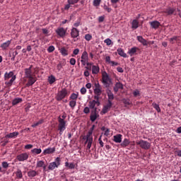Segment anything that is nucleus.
Returning a JSON list of instances; mask_svg holds the SVG:
<instances>
[{"instance_id": "obj_1", "label": "nucleus", "mask_w": 181, "mask_h": 181, "mask_svg": "<svg viewBox=\"0 0 181 181\" xmlns=\"http://www.w3.org/2000/svg\"><path fill=\"white\" fill-rule=\"evenodd\" d=\"M15 80H16V75H13V71L4 74V81L6 87H12Z\"/></svg>"}, {"instance_id": "obj_2", "label": "nucleus", "mask_w": 181, "mask_h": 181, "mask_svg": "<svg viewBox=\"0 0 181 181\" xmlns=\"http://www.w3.org/2000/svg\"><path fill=\"white\" fill-rule=\"evenodd\" d=\"M66 97H69V90H67L66 88H64L61 90L58 91L56 100L57 101H62V100H64Z\"/></svg>"}, {"instance_id": "obj_3", "label": "nucleus", "mask_w": 181, "mask_h": 181, "mask_svg": "<svg viewBox=\"0 0 181 181\" xmlns=\"http://www.w3.org/2000/svg\"><path fill=\"white\" fill-rule=\"evenodd\" d=\"M58 131H59V135H63V132L66 129V120L62 119V117H58Z\"/></svg>"}, {"instance_id": "obj_4", "label": "nucleus", "mask_w": 181, "mask_h": 181, "mask_svg": "<svg viewBox=\"0 0 181 181\" xmlns=\"http://www.w3.org/2000/svg\"><path fill=\"white\" fill-rule=\"evenodd\" d=\"M136 144L139 145L141 149H144L145 151H148V149L151 148V143L147 141L141 139L136 141Z\"/></svg>"}, {"instance_id": "obj_5", "label": "nucleus", "mask_w": 181, "mask_h": 181, "mask_svg": "<svg viewBox=\"0 0 181 181\" xmlns=\"http://www.w3.org/2000/svg\"><path fill=\"white\" fill-rule=\"evenodd\" d=\"M59 166H60V158L59 157H57L55 159V161L49 163V165L48 166V169H49V170H54V169L56 168H59Z\"/></svg>"}, {"instance_id": "obj_6", "label": "nucleus", "mask_w": 181, "mask_h": 181, "mask_svg": "<svg viewBox=\"0 0 181 181\" xmlns=\"http://www.w3.org/2000/svg\"><path fill=\"white\" fill-rule=\"evenodd\" d=\"M16 159L18 162H25V160L29 159V154L28 153H20L16 156Z\"/></svg>"}, {"instance_id": "obj_7", "label": "nucleus", "mask_w": 181, "mask_h": 181, "mask_svg": "<svg viewBox=\"0 0 181 181\" xmlns=\"http://www.w3.org/2000/svg\"><path fill=\"white\" fill-rule=\"evenodd\" d=\"M95 88L93 90L94 93L95 95H101V93H103V88L101 87V85H100V83L97 82L94 83Z\"/></svg>"}, {"instance_id": "obj_8", "label": "nucleus", "mask_w": 181, "mask_h": 181, "mask_svg": "<svg viewBox=\"0 0 181 181\" xmlns=\"http://www.w3.org/2000/svg\"><path fill=\"white\" fill-rule=\"evenodd\" d=\"M100 117V115L97 112V107H95L93 110L91 111L90 119L92 122H95V119Z\"/></svg>"}, {"instance_id": "obj_9", "label": "nucleus", "mask_w": 181, "mask_h": 181, "mask_svg": "<svg viewBox=\"0 0 181 181\" xmlns=\"http://www.w3.org/2000/svg\"><path fill=\"white\" fill-rule=\"evenodd\" d=\"M80 0H67V4L64 6V11H69L70 8H71V6L76 5V4H78Z\"/></svg>"}, {"instance_id": "obj_10", "label": "nucleus", "mask_w": 181, "mask_h": 181, "mask_svg": "<svg viewBox=\"0 0 181 181\" xmlns=\"http://www.w3.org/2000/svg\"><path fill=\"white\" fill-rule=\"evenodd\" d=\"M112 107V103H107L105 105L103 106L100 114H107L110 110Z\"/></svg>"}, {"instance_id": "obj_11", "label": "nucleus", "mask_w": 181, "mask_h": 181, "mask_svg": "<svg viewBox=\"0 0 181 181\" xmlns=\"http://www.w3.org/2000/svg\"><path fill=\"white\" fill-rule=\"evenodd\" d=\"M27 78H28V81L26 87H30V86H33L34 83H36L37 79L35 76H28Z\"/></svg>"}, {"instance_id": "obj_12", "label": "nucleus", "mask_w": 181, "mask_h": 181, "mask_svg": "<svg viewBox=\"0 0 181 181\" xmlns=\"http://www.w3.org/2000/svg\"><path fill=\"white\" fill-rule=\"evenodd\" d=\"M102 80L103 83L105 87H110V83H108V81H110V77L108 76V74H106L105 75H103Z\"/></svg>"}, {"instance_id": "obj_13", "label": "nucleus", "mask_w": 181, "mask_h": 181, "mask_svg": "<svg viewBox=\"0 0 181 181\" xmlns=\"http://www.w3.org/2000/svg\"><path fill=\"white\" fill-rule=\"evenodd\" d=\"M56 33L60 37H64L66 36V30L63 28H59L56 30Z\"/></svg>"}, {"instance_id": "obj_14", "label": "nucleus", "mask_w": 181, "mask_h": 181, "mask_svg": "<svg viewBox=\"0 0 181 181\" xmlns=\"http://www.w3.org/2000/svg\"><path fill=\"white\" fill-rule=\"evenodd\" d=\"M80 31L77 30L76 28H72L71 30V36L73 37V39H76V37H78Z\"/></svg>"}, {"instance_id": "obj_15", "label": "nucleus", "mask_w": 181, "mask_h": 181, "mask_svg": "<svg viewBox=\"0 0 181 181\" xmlns=\"http://www.w3.org/2000/svg\"><path fill=\"white\" fill-rule=\"evenodd\" d=\"M56 152V148H48L43 151V155H50L52 153H54Z\"/></svg>"}, {"instance_id": "obj_16", "label": "nucleus", "mask_w": 181, "mask_h": 181, "mask_svg": "<svg viewBox=\"0 0 181 181\" xmlns=\"http://www.w3.org/2000/svg\"><path fill=\"white\" fill-rule=\"evenodd\" d=\"M123 89H124V86L120 82L116 83L113 88L115 93H118V90H123Z\"/></svg>"}, {"instance_id": "obj_17", "label": "nucleus", "mask_w": 181, "mask_h": 181, "mask_svg": "<svg viewBox=\"0 0 181 181\" xmlns=\"http://www.w3.org/2000/svg\"><path fill=\"white\" fill-rule=\"evenodd\" d=\"M107 103L110 104H112V101L114 100V93L111 90H107Z\"/></svg>"}, {"instance_id": "obj_18", "label": "nucleus", "mask_w": 181, "mask_h": 181, "mask_svg": "<svg viewBox=\"0 0 181 181\" xmlns=\"http://www.w3.org/2000/svg\"><path fill=\"white\" fill-rule=\"evenodd\" d=\"M33 67V65H30L29 68H26L25 69V77H32L33 76V75H32V68Z\"/></svg>"}, {"instance_id": "obj_19", "label": "nucleus", "mask_w": 181, "mask_h": 181, "mask_svg": "<svg viewBox=\"0 0 181 181\" xmlns=\"http://www.w3.org/2000/svg\"><path fill=\"white\" fill-rule=\"evenodd\" d=\"M113 141L116 144H121L122 142V134H117L113 136Z\"/></svg>"}, {"instance_id": "obj_20", "label": "nucleus", "mask_w": 181, "mask_h": 181, "mask_svg": "<svg viewBox=\"0 0 181 181\" xmlns=\"http://www.w3.org/2000/svg\"><path fill=\"white\" fill-rule=\"evenodd\" d=\"M175 12H176V8L169 7L167 9H165V11H164V13H166L168 16H172L175 13Z\"/></svg>"}, {"instance_id": "obj_21", "label": "nucleus", "mask_w": 181, "mask_h": 181, "mask_svg": "<svg viewBox=\"0 0 181 181\" xmlns=\"http://www.w3.org/2000/svg\"><path fill=\"white\" fill-rule=\"evenodd\" d=\"M136 39L138 42L143 45V46H148V41H146L143 36H137Z\"/></svg>"}, {"instance_id": "obj_22", "label": "nucleus", "mask_w": 181, "mask_h": 181, "mask_svg": "<svg viewBox=\"0 0 181 181\" xmlns=\"http://www.w3.org/2000/svg\"><path fill=\"white\" fill-rule=\"evenodd\" d=\"M150 25L152 29H158L159 26H160V23L158 21H154L150 22Z\"/></svg>"}, {"instance_id": "obj_23", "label": "nucleus", "mask_w": 181, "mask_h": 181, "mask_svg": "<svg viewBox=\"0 0 181 181\" xmlns=\"http://www.w3.org/2000/svg\"><path fill=\"white\" fill-rule=\"evenodd\" d=\"M139 50V48L136 47H134L132 48H131L130 49H129L128 51V54H129V56H131V57H132V56H134V54H136V51Z\"/></svg>"}, {"instance_id": "obj_24", "label": "nucleus", "mask_w": 181, "mask_h": 181, "mask_svg": "<svg viewBox=\"0 0 181 181\" xmlns=\"http://www.w3.org/2000/svg\"><path fill=\"white\" fill-rule=\"evenodd\" d=\"M28 176L30 179H33V177L37 176V172L35 170H30L28 172Z\"/></svg>"}, {"instance_id": "obj_25", "label": "nucleus", "mask_w": 181, "mask_h": 181, "mask_svg": "<svg viewBox=\"0 0 181 181\" xmlns=\"http://www.w3.org/2000/svg\"><path fill=\"white\" fill-rule=\"evenodd\" d=\"M97 104L98 107L100 105V101H95V100H92L89 102V108L91 110H94L95 108V105Z\"/></svg>"}, {"instance_id": "obj_26", "label": "nucleus", "mask_w": 181, "mask_h": 181, "mask_svg": "<svg viewBox=\"0 0 181 181\" xmlns=\"http://www.w3.org/2000/svg\"><path fill=\"white\" fill-rule=\"evenodd\" d=\"M81 62H88V53L87 51H84L81 57Z\"/></svg>"}, {"instance_id": "obj_27", "label": "nucleus", "mask_w": 181, "mask_h": 181, "mask_svg": "<svg viewBox=\"0 0 181 181\" xmlns=\"http://www.w3.org/2000/svg\"><path fill=\"white\" fill-rule=\"evenodd\" d=\"M117 52L118 53V55L121 56V57H124V58L128 57V55H127V53L124 52V49H122V48H118L117 49Z\"/></svg>"}, {"instance_id": "obj_28", "label": "nucleus", "mask_w": 181, "mask_h": 181, "mask_svg": "<svg viewBox=\"0 0 181 181\" xmlns=\"http://www.w3.org/2000/svg\"><path fill=\"white\" fill-rule=\"evenodd\" d=\"M11 40H8L6 42H4L1 45L0 47H1L2 50H6L8 46H11Z\"/></svg>"}, {"instance_id": "obj_29", "label": "nucleus", "mask_w": 181, "mask_h": 181, "mask_svg": "<svg viewBox=\"0 0 181 181\" xmlns=\"http://www.w3.org/2000/svg\"><path fill=\"white\" fill-rule=\"evenodd\" d=\"M129 144V140L128 139H124L123 141L121 143L120 146H122V148H127V146H128Z\"/></svg>"}, {"instance_id": "obj_30", "label": "nucleus", "mask_w": 181, "mask_h": 181, "mask_svg": "<svg viewBox=\"0 0 181 181\" xmlns=\"http://www.w3.org/2000/svg\"><path fill=\"white\" fill-rule=\"evenodd\" d=\"M18 135H19V132H14L13 133H10L8 134H6L5 136V138H15V137L18 136Z\"/></svg>"}, {"instance_id": "obj_31", "label": "nucleus", "mask_w": 181, "mask_h": 181, "mask_svg": "<svg viewBox=\"0 0 181 181\" xmlns=\"http://www.w3.org/2000/svg\"><path fill=\"white\" fill-rule=\"evenodd\" d=\"M92 73L93 74H98L100 73V67L95 65L92 66Z\"/></svg>"}, {"instance_id": "obj_32", "label": "nucleus", "mask_w": 181, "mask_h": 181, "mask_svg": "<svg viewBox=\"0 0 181 181\" xmlns=\"http://www.w3.org/2000/svg\"><path fill=\"white\" fill-rule=\"evenodd\" d=\"M139 27V22H138L136 20H133L132 23V28L138 29Z\"/></svg>"}, {"instance_id": "obj_33", "label": "nucleus", "mask_w": 181, "mask_h": 181, "mask_svg": "<svg viewBox=\"0 0 181 181\" xmlns=\"http://www.w3.org/2000/svg\"><path fill=\"white\" fill-rule=\"evenodd\" d=\"M31 153L33 155H40V153H42V148H33L31 150Z\"/></svg>"}, {"instance_id": "obj_34", "label": "nucleus", "mask_w": 181, "mask_h": 181, "mask_svg": "<svg viewBox=\"0 0 181 181\" xmlns=\"http://www.w3.org/2000/svg\"><path fill=\"white\" fill-rule=\"evenodd\" d=\"M60 53L62 56H69V50H67V49H65L64 47H62L60 49Z\"/></svg>"}, {"instance_id": "obj_35", "label": "nucleus", "mask_w": 181, "mask_h": 181, "mask_svg": "<svg viewBox=\"0 0 181 181\" xmlns=\"http://www.w3.org/2000/svg\"><path fill=\"white\" fill-rule=\"evenodd\" d=\"M16 176L17 179H22L23 177V174H22V170L20 169H18L17 171L16 172Z\"/></svg>"}, {"instance_id": "obj_36", "label": "nucleus", "mask_w": 181, "mask_h": 181, "mask_svg": "<svg viewBox=\"0 0 181 181\" xmlns=\"http://www.w3.org/2000/svg\"><path fill=\"white\" fill-rule=\"evenodd\" d=\"M65 166L66 168H69V169H74V168H76V165H74V163L66 162Z\"/></svg>"}, {"instance_id": "obj_37", "label": "nucleus", "mask_w": 181, "mask_h": 181, "mask_svg": "<svg viewBox=\"0 0 181 181\" xmlns=\"http://www.w3.org/2000/svg\"><path fill=\"white\" fill-rule=\"evenodd\" d=\"M19 103H22V98H17L13 100L12 105H17V104H19Z\"/></svg>"}, {"instance_id": "obj_38", "label": "nucleus", "mask_w": 181, "mask_h": 181, "mask_svg": "<svg viewBox=\"0 0 181 181\" xmlns=\"http://www.w3.org/2000/svg\"><path fill=\"white\" fill-rule=\"evenodd\" d=\"M170 42L173 45L175 43H176V42H177V40H179V37L178 36H174L171 38L169 39Z\"/></svg>"}, {"instance_id": "obj_39", "label": "nucleus", "mask_w": 181, "mask_h": 181, "mask_svg": "<svg viewBox=\"0 0 181 181\" xmlns=\"http://www.w3.org/2000/svg\"><path fill=\"white\" fill-rule=\"evenodd\" d=\"M54 81H56V77H54V76L51 75L50 76L48 77V83L49 84H53Z\"/></svg>"}, {"instance_id": "obj_40", "label": "nucleus", "mask_w": 181, "mask_h": 181, "mask_svg": "<svg viewBox=\"0 0 181 181\" xmlns=\"http://www.w3.org/2000/svg\"><path fill=\"white\" fill-rule=\"evenodd\" d=\"M78 98V93H71V96L69 97V100H72L74 101H76Z\"/></svg>"}, {"instance_id": "obj_41", "label": "nucleus", "mask_w": 181, "mask_h": 181, "mask_svg": "<svg viewBox=\"0 0 181 181\" xmlns=\"http://www.w3.org/2000/svg\"><path fill=\"white\" fill-rule=\"evenodd\" d=\"M152 107H154L157 112H160V107H159V105H158L156 103H153Z\"/></svg>"}, {"instance_id": "obj_42", "label": "nucleus", "mask_w": 181, "mask_h": 181, "mask_svg": "<svg viewBox=\"0 0 181 181\" xmlns=\"http://www.w3.org/2000/svg\"><path fill=\"white\" fill-rule=\"evenodd\" d=\"M86 141H93V133L88 132L86 134Z\"/></svg>"}, {"instance_id": "obj_43", "label": "nucleus", "mask_w": 181, "mask_h": 181, "mask_svg": "<svg viewBox=\"0 0 181 181\" xmlns=\"http://www.w3.org/2000/svg\"><path fill=\"white\" fill-rule=\"evenodd\" d=\"M44 122L43 119H41L40 120H39L37 122L34 123L33 124H32V127L33 128H36V127H38V125H40L41 124H42Z\"/></svg>"}, {"instance_id": "obj_44", "label": "nucleus", "mask_w": 181, "mask_h": 181, "mask_svg": "<svg viewBox=\"0 0 181 181\" xmlns=\"http://www.w3.org/2000/svg\"><path fill=\"white\" fill-rule=\"evenodd\" d=\"M45 166V161L43 160H38L37 162L36 168H43Z\"/></svg>"}, {"instance_id": "obj_45", "label": "nucleus", "mask_w": 181, "mask_h": 181, "mask_svg": "<svg viewBox=\"0 0 181 181\" xmlns=\"http://www.w3.org/2000/svg\"><path fill=\"white\" fill-rule=\"evenodd\" d=\"M76 105H77V102L76 100H71L69 102V107H71L72 110L74 109V107H76Z\"/></svg>"}, {"instance_id": "obj_46", "label": "nucleus", "mask_w": 181, "mask_h": 181, "mask_svg": "<svg viewBox=\"0 0 181 181\" xmlns=\"http://www.w3.org/2000/svg\"><path fill=\"white\" fill-rule=\"evenodd\" d=\"M85 144H88L87 149H88L90 152V149H91V145H93V140L86 141Z\"/></svg>"}, {"instance_id": "obj_47", "label": "nucleus", "mask_w": 181, "mask_h": 181, "mask_svg": "<svg viewBox=\"0 0 181 181\" xmlns=\"http://www.w3.org/2000/svg\"><path fill=\"white\" fill-rule=\"evenodd\" d=\"M104 42L106 43L107 46H111L112 45V41L110 38L105 40Z\"/></svg>"}, {"instance_id": "obj_48", "label": "nucleus", "mask_w": 181, "mask_h": 181, "mask_svg": "<svg viewBox=\"0 0 181 181\" xmlns=\"http://www.w3.org/2000/svg\"><path fill=\"white\" fill-rule=\"evenodd\" d=\"M101 4V0H94L93 1V6H100Z\"/></svg>"}, {"instance_id": "obj_49", "label": "nucleus", "mask_w": 181, "mask_h": 181, "mask_svg": "<svg viewBox=\"0 0 181 181\" xmlns=\"http://www.w3.org/2000/svg\"><path fill=\"white\" fill-rule=\"evenodd\" d=\"M133 95L134 97H138V95H141V93L138 89H136L134 91H133Z\"/></svg>"}, {"instance_id": "obj_50", "label": "nucleus", "mask_w": 181, "mask_h": 181, "mask_svg": "<svg viewBox=\"0 0 181 181\" xmlns=\"http://www.w3.org/2000/svg\"><path fill=\"white\" fill-rule=\"evenodd\" d=\"M123 103L124 105H131V101L129 99H123Z\"/></svg>"}, {"instance_id": "obj_51", "label": "nucleus", "mask_w": 181, "mask_h": 181, "mask_svg": "<svg viewBox=\"0 0 181 181\" xmlns=\"http://www.w3.org/2000/svg\"><path fill=\"white\" fill-rule=\"evenodd\" d=\"M1 165L4 168V169H7L8 168H9V164L5 161L1 163Z\"/></svg>"}, {"instance_id": "obj_52", "label": "nucleus", "mask_w": 181, "mask_h": 181, "mask_svg": "<svg viewBox=\"0 0 181 181\" xmlns=\"http://www.w3.org/2000/svg\"><path fill=\"white\" fill-rule=\"evenodd\" d=\"M85 39H86V40H88V42H90V40L91 39H93V36H91V35H90V34H86L85 35Z\"/></svg>"}, {"instance_id": "obj_53", "label": "nucleus", "mask_w": 181, "mask_h": 181, "mask_svg": "<svg viewBox=\"0 0 181 181\" xmlns=\"http://www.w3.org/2000/svg\"><path fill=\"white\" fill-rule=\"evenodd\" d=\"M48 53H52V52H54V46H49L47 49Z\"/></svg>"}, {"instance_id": "obj_54", "label": "nucleus", "mask_w": 181, "mask_h": 181, "mask_svg": "<svg viewBox=\"0 0 181 181\" xmlns=\"http://www.w3.org/2000/svg\"><path fill=\"white\" fill-rule=\"evenodd\" d=\"M105 19V16H101L98 17V22L99 23H102V22H104V20Z\"/></svg>"}, {"instance_id": "obj_55", "label": "nucleus", "mask_w": 181, "mask_h": 181, "mask_svg": "<svg viewBox=\"0 0 181 181\" xmlns=\"http://www.w3.org/2000/svg\"><path fill=\"white\" fill-rule=\"evenodd\" d=\"M103 9H105V11H107L109 13L110 12H111V11H112V9L111 8L107 7V5H104Z\"/></svg>"}, {"instance_id": "obj_56", "label": "nucleus", "mask_w": 181, "mask_h": 181, "mask_svg": "<svg viewBox=\"0 0 181 181\" xmlns=\"http://www.w3.org/2000/svg\"><path fill=\"white\" fill-rule=\"evenodd\" d=\"M69 63H70V64H71V66H74V64H76V59L71 58Z\"/></svg>"}, {"instance_id": "obj_57", "label": "nucleus", "mask_w": 181, "mask_h": 181, "mask_svg": "<svg viewBox=\"0 0 181 181\" xmlns=\"http://www.w3.org/2000/svg\"><path fill=\"white\" fill-rule=\"evenodd\" d=\"M83 112H84V114H90V107H86L83 109Z\"/></svg>"}, {"instance_id": "obj_58", "label": "nucleus", "mask_w": 181, "mask_h": 181, "mask_svg": "<svg viewBox=\"0 0 181 181\" xmlns=\"http://www.w3.org/2000/svg\"><path fill=\"white\" fill-rule=\"evenodd\" d=\"M16 56H18V52L16 51L13 52V57L11 58L12 62H15V57H16Z\"/></svg>"}, {"instance_id": "obj_59", "label": "nucleus", "mask_w": 181, "mask_h": 181, "mask_svg": "<svg viewBox=\"0 0 181 181\" xmlns=\"http://www.w3.org/2000/svg\"><path fill=\"white\" fill-rule=\"evenodd\" d=\"M86 93H87V89H86L85 87L81 88V93L84 95V94H86Z\"/></svg>"}, {"instance_id": "obj_60", "label": "nucleus", "mask_w": 181, "mask_h": 181, "mask_svg": "<svg viewBox=\"0 0 181 181\" xmlns=\"http://www.w3.org/2000/svg\"><path fill=\"white\" fill-rule=\"evenodd\" d=\"M81 63L82 64V66H90V62H88V61H81Z\"/></svg>"}, {"instance_id": "obj_61", "label": "nucleus", "mask_w": 181, "mask_h": 181, "mask_svg": "<svg viewBox=\"0 0 181 181\" xmlns=\"http://www.w3.org/2000/svg\"><path fill=\"white\" fill-rule=\"evenodd\" d=\"M33 148V145L32 144H27L25 146V149H32Z\"/></svg>"}, {"instance_id": "obj_62", "label": "nucleus", "mask_w": 181, "mask_h": 181, "mask_svg": "<svg viewBox=\"0 0 181 181\" xmlns=\"http://www.w3.org/2000/svg\"><path fill=\"white\" fill-rule=\"evenodd\" d=\"M73 53H74V54H75V56H77V54H78V53H80V49H78V48H76L74 50Z\"/></svg>"}, {"instance_id": "obj_63", "label": "nucleus", "mask_w": 181, "mask_h": 181, "mask_svg": "<svg viewBox=\"0 0 181 181\" xmlns=\"http://www.w3.org/2000/svg\"><path fill=\"white\" fill-rule=\"evenodd\" d=\"M117 71L119 73H124V69L122 67H119V66L117 68Z\"/></svg>"}, {"instance_id": "obj_64", "label": "nucleus", "mask_w": 181, "mask_h": 181, "mask_svg": "<svg viewBox=\"0 0 181 181\" xmlns=\"http://www.w3.org/2000/svg\"><path fill=\"white\" fill-rule=\"evenodd\" d=\"M175 132H177V134H181V127H178L176 129Z\"/></svg>"}]
</instances>
